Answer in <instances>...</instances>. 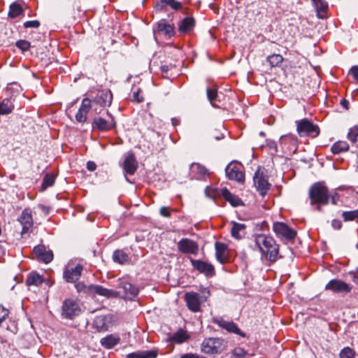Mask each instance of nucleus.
I'll list each match as a JSON object with an SVG mask.
<instances>
[{
  "label": "nucleus",
  "instance_id": "obj_1",
  "mask_svg": "<svg viewBox=\"0 0 358 358\" xmlns=\"http://www.w3.org/2000/svg\"><path fill=\"white\" fill-rule=\"evenodd\" d=\"M254 243L257 249L266 259L270 262L277 260L279 252L278 246L272 237L265 234H256L254 236Z\"/></svg>",
  "mask_w": 358,
  "mask_h": 358
},
{
  "label": "nucleus",
  "instance_id": "obj_2",
  "mask_svg": "<svg viewBox=\"0 0 358 358\" xmlns=\"http://www.w3.org/2000/svg\"><path fill=\"white\" fill-rule=\"evenodd\" d=\"M309 197L312 205L317 204V210H321V206L327 205L329 195L327 187L322 182L314 183L309 189Z\"/></svg>",
  "mask_w": 358,
  "mask_h": 358
},
{
  "label": "nucleus",
  "instance_id": "obj_3",
  "mask_svg": "<svg viewBox=\"0 0 358 358\" xmlns=\"http://www.w3.org/2000/svg\"><path fill=\"white\" fill-rule=\"evenodd\" d=\"M78 292L87 294H98L106 297H116L119 296V292L103 287L101 285H86L83 282H79L75 285Z\"/></svg>",
  "mask_w": 358,
  "mask_h": 358
},
{
  "label": "nucleus",
  "instance_id": "obj_4",
  "mask_svg": "<svg viewBox=\"0 0 358 358\" xmlns=\"http://www.w3.org/2000/svg\"><path fill=\"white\" fill-rule=\"evenodd\" d=\"M226 348L224 341L218 338H208L203 340L201 345V352L206 355H216Z\"/></svg>",
  "mask_w": 358,
  "mask_h": 358
},
{
  "label": "nucleus",
  "instance_id": "obj_5",
  "mask_svg": "<svg viewBox=\"0 0 358 358\" xmlns=\"http://www.w3.org/2000/svg\"><path fill=\"white\" fill-rule=\"evenodd\" d=\"M296 131L300 136H310L315 138L320 134L317 125L314 124L308 119L296 121Z\"/></svg>",
  "mask_w": 358,
  "mask_h": 358
},
{
  "label": "nucleus",
  "instance_id": "obj_6",
  "mask_svg": "<svg viewBox=\"0 0 358 358\" xmlns=\"http://www.w3.org/2000/svg\"><path fill=\"white\" fill-rule=\"evenodd\" d=\"M114 317L111 314L101 315L95 317L93 321V327L98 331H106L113 326Z\"/></svg>",
  "mask_w": 358,
  "mask_h": 358
},
{
  "label": "nucleus",
  "instance_id": "obj_7",
  "mask_svg": "<svg viewBox=\"0 0 358 358\" xmlns=\"http://www.w3.org/2000/svg\"><path fill=\"white\" fill-rule=\"evenodd\" d=\"M83 270V266L81 264H77L73 266L70 264H68L64 268L63 278L67 282H76L81 276Z\"/></svg>",
  "mask_w": 358,
  "mask_h": 358
},
{
  "label": "nucleus",
  "instance_id": "obj_8",
  "mask_svg": "<svg viewBox=\"0 0 358 358\" xmlns=\"http://www.w3.org/2000/svg\"><path fill=\"white\" fill-rule=\"evenodd\" d=\"M273 229L276 236L286 240H292L295 238L296 232L289 228L285 223L276 222L273 223Z\"/></svg>",
  "mask_w": 358,
  "mask_h": 358
},
{
  "label": "nucleus",
  "instance_id": "obj_9",
  "mask_svg": "<svg viewBox=\"0 0 358 358\" xmlns=\"http://www.w3.org/2000/svg\"><path fill=\"white\" fill-rule=\"evenodd\" d=\"M253 180L259 194L262 196L265 195L271 187L270 183L268 182L267 176L262 172H260L259 170H257L255 172Z\"/></svg>",
  "mask_w": 358,
  "mask_h": 358
},
{
  "label": "nucleus",
  "instance_id": "obj_10",
  "mask_svg": "<svg viewBox=\"0 0 358 358\" xmlns=\"http://www.w3.org/2000/svg\"><path fill=\"white\" fill-rule=\"evenodd\" d=\"M78 303L72 299H66L62 306V315L66 318L71 319L80 313Z\"/></svg>",
  "mask_w": 358,
  "mask_h": 358
},
{
  "label": "nucleus",
  "instance_id": "obj_11",
  "mask_svg": "<svg viewBox=\"0 0 358 358\" xmlns=\"http://www.w3.org/2000/svg\"><path fill=\"white\" fill-rule=\"evenodd\" d=\"M325 289L336 293L347 294L351 291V287L348 284L341 280L334 279L326 285Z\"/></svg>",
  "mask_w": 358,
  "mask_h": 358
},
{
  "label": "nucleus",
  "instance_id": "obj_12",
  "mask_svg": "<svg viewBox=\"0 0 358 358\" xmlns=\"http://www.w3.org/2000/svg\"><path fill=\"white\" fill-rule=\"evenodd\" d=\"M179 251L185 254L196 255L199 251L198 244L189 238H182L178 243Z\"/></svg>",
  "mask_w": 358,
  "mask_h": 358
},
{
  "label": "nucleus",
  "instance_id": "obj_13",
  "mask_svg": "<svg viewBox=\"0 0 358 358\" xmlns=\"http://www.w3.org/2000/svg\"><path fill=\"white\" fill-rule=\"evenodd\" d=\"M117 287L122 289L125 297L129 299H133L138 294L139 289L126 280H120Z\"/></svg>",
  "mask_w": 358,
  "mask_h": 358
},
{
  "label": "nucleus",
  "instance_id": "obj_14",
  "mask_svg": "<svg viewBox=\"0 0 358 358\" xmlns=\"http://www.w3.org/2000/svg\"><path fill=\"white\" fill-rule=\"evenodd\" d=\"M185 300L187 308L192 312L200 310L201 300L199 294L195 292H187L185 294Z\"/></svg>",
  "mask_w": 358,
  "mask_h": 358
},
{
  "label": "nucleus",
  "instance_id": "obj_15",
  "mask_svg": "<svg viewBox=\"0 0 358 358\" xmlns=\"http://www.w3.org/2000/svg\"><path fill=\"white\" fill-rule=\"evenodd\" d=\"M92 108V101L88 98H85L83 100L81 106L76 115V121L80 123L86 122L87 115Z\"/></svg>",
  "mask_w": 358,
  "mask_h": 358
},
{
  "label": "nucleus",
  "instance_id": "obj_16",
  "mask_svg": "<svg viewBox=\"0 0 358 358\" xmlns=\"http://www.w3.org/2000/svg\"><path fill=\"white\" fill-rule=\"evenodd\" d=\"M33 252L35 256L44 263H50L53 259V253L51 250H47L43 245L34 247Z\"/></svg>",
  "mask_w": 358,
  "mask_h": 358
},
{
  "label": "nucleus",
  "instance_id": "obj_17",
  "mask_svg": "<svg viewBox=\"0 0 358 358\" xmlns=\"http://www.w3.org/2000/svg\"><path fill=\"white\" fill-rule=\"evenodd\" d=\"M226 175L229 180H234L238 182L244 180V174L238 166L233 164H229L225 169Z\"/></svg>",
  "mask_w": 358,
  "mask_h": 358
},
{
  "label": "nucleus",
  "instance_id": "obj_18",
  "mask_svg": "<svg viewBox=\"0 0 358 358\" xmlns=\"http://www.w3.org/2000/svg\"><path fill=\"white\" fill-rule=\"evenodd\" d=\"M191 263L194 268L206 275L211 276L214 274V266L209 263L192 259H191Z\"/></svg>",
  "mask_w": 358,
  "mask_h": 358
},
{
  "label": "nucleus",
  "instance_id": "obj_19",
  "mask_svg": "<svg viewBox=\"0 0 358 358\" xmlns=\"http://www.w3.org/2000/svg\"><path fill=\"white\" fill-rule=\"evenodd\" d=\"M19 222L22 226V234L27 233L33 225V219L31 212L25 209L18 218Z\"/></svg>",
  "mask_w": 358,
  "mask_h": 358
},
{
  "label": "nucleus",
  "instance_id": "obj_20",
  "mask_svg": "<svg viewBox=\"0 0 358 358\" xmlns=\"http://www.w3.org/2000/svg\"><path fill=\"white\" fill-rule=\"evenodd\" d=\"M115 126V122L112 117L110 120H106L101 117L94 119L93 127L101 131H107L111 129Z\"/></svg>",
  "mask_w": 358,
  "mask_h": 358
},
{
  "label": "nucleus",
  "instance_id": "obj_21",
  "mask_svg": "<svg viewBox=\"0 0 358 358\" xmlns=\"http://www.w3.org/2000/svg\"><path fill=\"white\" fill-rule=\"evenodd\" d=\"M138 163L133 153H129L125 158L123 165L124 172L127 174L133 175L136 172Z\"/></svg>",
  "mask_w": 358,
  "mask_h": 358
},
{
  "label": "nucleus",
  "instance_id": "obj_22",
  "mask_svg": "<svg viewBox=\"0 0 358 358\" xmlns=\"http://www.w3.org/2000/svg\"><path fill=\"white\" fill-rule=\"evenodd\" d=\"M113 99V95L110 91H105L100 92L95 99L92 101V106L94 104H99L101 106L110 105Z\"/></svg>",
  "mask_w": 358,
  "mask_h": 358
},
{
  "label": "nucleus",
  "instance_id": "obj_23",
  "mask_svg": "<svg viewBox=\"0 0 358 358\" xmlns=\"http://www.w3.org/2000/svg\"><path fill=\"white\" fill-rule=\"evenodd\" d=\"M231 224V236L237 240L242 239L246 234V225L245 224L238 223L236 222H232Z\"/></svg>",
  "mask_w": 358,
  "mask_h": 358
},
{
  "label": "nucleus",
  "instance_id": "obj_24",
  "mask_svg": "<svg viewBox=\"0 0 358 358\" xmlns=\"http://www.w3.org/2000/svg\"><path fill=\"white\" fill-rule=\"evenodd\" d=\"M298 140L296 137L293 135L283 136L280 139V144L282 148H285L287 143L290 144V147H287V152H295L296 150Z\"/></svg>",
  "mask_w": 358,
  "mask_h": 358
},
{
  "label": "nucleus",
  "instance_id": "obj_25",
  "mask_svg": "<svg viewBox=\"0 0 358 358\" xmlns=\"http://www.w3.org/2000/svg\"><path fill=\"white\" fill-rule=\"evenodd\" d=\"M215 256L218 262L223 264L227 259V245L220 242H216L215 244Z\"/></svg>",
  "mask_w": 358,
  "mask_h": 358
},
{
  "label": "nucleus",
  "instance_id": "obj_26",
  "mask_svg": "<svg viewBox=\"0 0 358 358\" xmlns=\"http://www.w3.org/2000/svg\"><path fill=\"white\" fill-rule=\"evenodd\" d=\"M216 322L220 327L227 330L229 332L236 334L243 337L245 336V334L241 332V329L233 322H229L221 319L217 320Z\"/></svg>",
  "mask_w": 358,
  "mask_h": 358
},
{
  "label": "nucleus",
  "instance_id": "obj_27",
  "mask_svg": "<svg viewBox=\"0 0 358 358\" xmlns=\"http://www.w3.org/2000/svg\"><path fill=\"white\" fill-rule=\"evenodd\" d=\"M312 3L317 12V17L319 18H324L328 9L327 3L324 0H312Z\"/></svg>",
  "mask_w": 358,
  "mask_h": 358
},
{
  "label": "nucleus",
  "instance_id": "obj_28",
  "mask_svg": "<svg viewBox=\"0 0 358 358\" xmlns=\"http://www.w3.org/2000/svg\"><path fill=\"white\" fill-rule=\"evenodd\" d=\"M157 32L170 37L173 35L174 28L173 25L167 24L165 20H162L157 24Z\"/></svg>",
  "mask_w": 358,
  "mask_h": 358
},
{
  "label": "nucleus",
  "instance_id": "obj_29",
  "mask_svg": "<svg viewBox=\"0 0 358 358\" xmlns=\"http://www.w3.org/2000/svg\"><path fill=\"white\" fill-rule=\"evenodd\" d=\"M157 351L155 350H142L131 352L126 356V358H156Z\"/></svg>",
  "mask_w": 358,
  "mask_h": 358
},
{
  "label": "nucleus",
  "instance_id": "obj_30",
  "mask_svg": "<svg viewBox=\"0 0 358 358\" xmlns=\"http://www.w3.org/2000/svg\"><path fill=\"white\" fill-rule=\"evenodd\" d=\"M194 19L191 17H187L180 22L178 30L182 33L187 34L194 28Z\"/></svg>",
  "mask_w": 358,
  "mask_h": 358
},
{
  "label": "nucleus",
  "instance_id": "obj_31",
  "mask_svg": "<svg viewBox=\"0 0 358 358\" xmlns=\"http://www.w3.org/2000/svg\"><path fill=\"white\" fill-rule=\"evenodd\" d=\"M191 171L192 173L195 174L194 176L199 180L203 179L208 175L206 168L199 164H192L191 166Z\"/></svg>",
  "mask_w": 358,
  "mask_h": 358
},
{
  "label": "nucleus",
  "instance_id": "obj_32",
  "mask_svg": "<svg viewBox=\"0 0 358 358\" xmlns=\"http://www.w3.org/2000/svg\"><path fill=\"white\" fill-rule=\"evenodd\" d=\"M221 195L233 206H238L242 204L241 200L238 196L232 194L227 188L221 189Z\"/></svg>",
  "mask_w": 358,
  "mask_h": 358
},
{
  "label": "nucleus",
  "instance_id": "obj_33",
  "mask_svg": "<svg viewBox=\"0 0 358 358\" xmlns=\"http://www.w3.org/2000/svg\"><path fill=\"white\" fill-rule=\"evenodd\" d=\"M120 341V338L117 335L110 334L101 340V344L107 349L113 348Z\"/></svg>",
  "mask_w": 358,
  "mask_h": 358
},
{
  "label": "nucleus",
  "instance_id": "obj_34",
  "mask_svg": "<svg viewBox=\"0 0 358 358\" xmlns=\"http://www.w3.org/2000/svg\"><path fill=\"white\" fill-rule=\"evenodd\" d=\"M14 109V104L10 98L4 99L0 103V115H8L12 113Z\"/></svg>",
  "mask_w": 358,
  "mask_h": 358
},
{
  "label": "nucleus",
  "instance_id": "obj_35",
  "mask_svg": "<svg viewBox=\"0 0 358 358\" xmlns=\"http://www.w3.org/2000/svg\"><path fill=\"white\" fill-rule=\"evenodd\" d=\"M189 338V336L187 332L180 329L178 331L174 333L171 337H170L169 340L172 343L180 344L187 341Z\"/></svg>",
  "mask_w": 358,
  "mask_h": 358
},
{
  "label": "nucleus",
  "instance_id": "obj_36",
  "mask_svg": "<svg viewBox=\"0 0 358 358\" xmlns=\"http://www.w3.org/2000/svg\"><path fill=\"white\" fill-rule=\"evenodd\" d=\"M43 282V277L36 272L30 273L26 280V284L28 286H38Z\"/></svg>",
  "mask_w": 358,
  "mask_h": 358
},
{
  "label": "nucleus",
  "instance_id": "obj_37",
  "mask_svg": "<svg viewBox=\"0 0 358 358\" xmlns=\"http://www.w3.org/2000/svg\"><path fill=\"white\" fill-rule=\"evenodd\" d=\"M331 150L334 155H337L342 152L348 151L349 150V145L346 141H339L331 146Z\"/></svg>",
  "mask_w": 358,
  "mask_h": 358
},
{
  "label": "nucleus",
  "instance_id": "obj_38",
  "mask_svg": "<svg viewBox=\"0 0 358 358\" xmlns=\"http://www.w3.org/2000/svg\"><path fill=\"white\" fill-rule=\"evenodd\" d=\"M113 259L114 262L121 264L127 263L129 261L128 255L121 250H117L113 252Z\"/></svg>",
  "mask_w": 358,
  "mask_h": 358
},
{
  "label": "nucleus",
  "instance_id": "obj_39",
  "mask_svg": "<svg viewBox=\"0 0 358 358\" xmlns=\"http://www.w3.org/2000/svg\"><path fill=\"white\" fill-rule=\"evenodd\" d=\"M284 59L280 54H273L269 55L266 58V62L269 64L271 67L278 66L282 64Z\"/></svg>",
  "mask_w": 358,
  "mask_h": 358
},
{
  "label": "nucleus",
  "instance_id": "obj_40",
  "mask_svg": "<svg viewBox=\"0 0 358 358\" xmlns=\"http://www.w3.org/2000/svg\"><path fill=\"white\" fill-rule=\"evenodd\" d=\"M22 12L23 10L21 6L17 3H13L10 6L8 15L12 18H15L21 15Z\"/></svg>",
  "mask_w": 358,
  "mask_h": 358
},
{
  "label": "nucleus",
  "instance_id": "obj_41",
  "mask_svg": "<svg viewBox=\"0 0 358 358\" xmlns=\"http://www.w3.org/2000/svg\"><path fill=\"white\" fill-rule=\"evenodd\" d=\"M342 217L345 222L352 221L358 218V209L350 211H344Z\"/></svg>",
  "mask_w": 358,
  "mask_h": 358
},
{
  "label": "nucleus",
  "instance_id": "obj_42",
  "mask_svg": "<svg viewBox=\"0 0 358 358\" xmlns=\"http://www.w3.org/2000/svg\"><path fill=\"white\" fill-rule=\"evenodd\" d=\"M171 6L174 10H179L182 7L181 3L176 0H161V6Z\"/></svg>",
  "mask_w": 358,
  "mask_h": 358
},
{
  "label": "nucleus",
  "instance_id": "obj_43",
  "mask_svg": "<svg viewBox=\"0 0 358 358\" xmlns=\"http://www.w3.org/2000/svg\"><path fill=\"white\" fill-rule=\"evenodd\" d=\"M55 178L53 175L46 174L43 180L42 188L45 189L49 187L52 186L55 183Z\"/></svg>",
  "mask_w": 358,
  "mask_h": 358
},
{
  "label": "nucleus",
  "instance_id": "obj_44",
  "mask_svg": "<svg viewBox=\"0 0 358 358\" xmlns=\"http://www.w3.org/2000/svg\"><path fill=\"white\" fill-rule=\"evenodd\" d=\"M348 138L355 143L358 141V126H354L350 129L348 134Z\"/></svg>",
  "mask_w": 358,
  "mask_h": 358
},
{
  "label": "nucleus",
  "instance_id": "obj_45",
  "mask_svg": "<svg viewBox=\"0 0 358 358\" xmlns=\"http://www.w3.org/2000/svg\"><path fill=\"white\" fill-rule=\"evenodd\" d=\"M355 352L350 348H343L340 354V358H355Z\"/></svg>",
  "mask_w": 358,
  "mask_h": 358
},
{
  "label": "nucleus",
  "instance_id": "obj_46",
  "mask_svg": "<svg viewBox=\"0 0 358 358\" xmlns=\"http://www.w3.org/2000/svg\"><path fill=\"white\" fill-rule=\"evenodd\" d=\"M206 194L210 198H215L217 196L221 195V189L207 187L205 189Z\"/></svg>",
  "mask_w": 358,
  "mask_h": 358
},
{
  "label": "nucleus",
  "instance_id": "obj_47",
  "mask_svg": "<svg viewBox=\"0 0 358 358\" xmlns=\"http://www.w3.org/2000/svg\"><path fill=\"white\" fill-rule=\"evenodd\" d=\"M16 47L22 51H27L30 48V43L25 40H20L16 42Z\"/></svg>",
  "mask_w": 358,
  "mask_h": 358
},
{
  "label": "nucleus",
  "instance_id": "obj_48",
  "mask_svg": "<svg viewBox=\"0 0 358 358\" xmlns=\"http://www.w3.org/2000/svg\"><path fill=\"white\" fill-rule=\"evenodd\" d=\"M217 96V94L215 90L211 88L207 89V96L213 106H214L213 101L216 99Z\"/></svg>",
  "mask_w": 358,
  "mask_h": 358
},
{
  "label": "nucleus",
  "instance_id": "obj_49",
  "mask_svg": "<svg viewBox=\"0 0 358 358\" xmlns=\"http://www.w3.org/2000/svg\"><path fill=\"white\" fill-rule=\"evenodd\" d=\"M246 351L241 348H236L233 350V357H243L244 358Z\"/></svg>",
  "mask_w": 358,
  "mask_h": 358
},
{
  "label": "nucleus",
  "instance_id": "obj_50",
  "mask_svg": "<svg viewBox=\"0 0 358 358\" xmlns=\"http://www.w3.org/2000/svg\"><path fill=\"white\" fill-rule=\"evenodd\" d=\"M8 315V310L0 306V326Z\"/></svg>",
  "mask_w": 358,
  "mask_h": 358
},
{
  "label": "nucleus",
  "instance_id": "obj_51",
  "mask_svg": "<svg viewBox=\"0 0 358 358\" xmlns=\"http://www.w3.org/2000/svg\"><path fill=\"white\" fill-rule=\"evenodd\" d=\"M39 26L40 22L38 20L27 21L24 23L26 28H38Z\"/></svg>",
  "mask_w": 358,
  "mask_h": 358
},
{
  "label": "nucleus",
  "instance_id": "obj_52",
  "mask_svg": "<svg viewBox=\"0 0 358 358\" xmlns=\"http://www.w3.org/2000/svg\"><path fill=\"white\" fill-rule=\"evenodd\" d=\"M141 90H138L136 92H134L132 94V100L137 102H141L143 100V97L139 95Z\"/></svg>",
  "mask_w": 358,
  "mask_h": 358
},
{
  "label": "nucleus",
  "instance_id": "obj_53",
  "mask_svg": "<svg viewBox=\"0 0 358 358\" xmlns=\"http://www.w3.org/2000/svg\"><path fill=\"white\" fill-rule=\"evenodd\" d=\"M350 71L354 77V78L358 81V66H355L351 68Z\"/></svg>",
  "mask_w": 358,
  "mask_h": 358
},
{
  "label": "nucleus",
  "instance_id": "obj_54",
  "mask_svg": "<svg viewBox=\"0 0 358 358\" xmlns=\"http://www.w3.org/2000/svg\"><path fill=\"white\" fill-rule=\"evenodd\" d=\"M87 169L90 171H94L96 169V164L92 161L87 163Z\"/></svg>",
  "mask_w": 358,
  "mask_h": 358
},
{
  "label": "nucleus",
  "instance_id": "obj_55",
  "mask_svg": "<svg viewBox=\"0 0 358 358\" xmlns=\"http://www.w3.org/2000/svg\"><path fill=\"white\" fill-rule=\"evenodd\" d=\"M329 199H331V201L334 205L337 204L339 200V195L337 193L334 194L331 196H329Z\"/></svg>",
  "mask_w": 358,
  "mask_h": 358
},
{
  "label": "nucleus",
  "instance_id": "obj_56",
  "mask_svg": "<svg viewBox=\"0 0 358 358\" xmlns=\"http://www.w3.org/2000/svg\"><path fill=\"white\" fill-rule=\"evenodd\" d=\"M160 214L164 217H169L170 213L169 211V208L166 207H162L160 208Z\"/></svg>",
  "mask_w": 358,
  "mask_h": 358
},
{
  "label": "nucleus",
  "instance_id": "obj_57",
  "mask_svg": "<svg viewBox=\"0 0 358 358\" xmlns=\"http://www.w3.org/2000/svg\"><path fill=\"white\" fill-rule=\"evenodd\" d=\"M341 222L339 220H334L332 221V226L334 229H339L341 227Z\"/></svg>",
  "mask_w": 358,
  "mask_h": 358
},
{
  "label": "nucleus",
  "instance_id": "obj_58",
  "mask_svg": "<svg viewBox=\"0 0 358 358\" xmlns=\"http://www.w3.org/2000/svg\"><path fill=\"white\" fill-rule=\"evenodd\" d=\"M341 105L345 109L348 110L349 108V102L345 99L341 100Z\"/></svg>",
  "mask_w": 358,
  "mask_h": 358
},
{
  "label": "nucleus",
  "instance_id": "obj_59",
  "mask_svg": "<svg viewBox=\"0 0 358 358\" xmlns=\"http://www.w3.org/2000/svg\"><path fill=\"white\" fill-rule=\"evenodd\" d=\"M162 72L166 73L169 70V66L167 65H163L160 67Z\"/></svg>",
  "mask_w": 358,
  "mask_h": 358
},
{
  "label": "nucleus",
  "instance_id": "obj_60",
  "mask_svg": "<svg viewBox=\"0 0 358 358\" xmlns=\"http://www.w3.org/2000/svg\"><path fill=\"white\" fill-rule=\"evenodd\" d=\"M259 135H260V136H264V133L263 131H261V132L259 133Z\"/></svg>",
  "mask_w": 358,
  "mask_h": 358
},
{
  "label": "nucleus",
  "instance_id": "obj_61",
  "mask_svg": "<svg viewBox=\"0 0 358 358\" xmlns=\"http://www.w3.org/2000/svg\"><path fill=\"white\" fill-rule=\"evenodd\" d=\"M172 121H173V125H176V124H177V122H175V121H174V120H172Z\"/></svg>",
  "mask_w": 358,
  "mask_h": 358
},
{
  "label": "nucleus",
  "instance_id": "obj_62",
  "mask_svg": "<svg viewBox=\"0 0 358 358\" xmlns=\"http://www.w3.org/2000/svg\"><path fill=\"white\" fill-rule=\"evenodd\" d=\"M7 90H11V87H7Z\"/></svg>",
  "mask_w": 358,
  "mask_h": 358
},
{
  "label": "nucleus",
  "instance_id": "obj_63",
  "mask_svg": "<svg viewBox=\"0 0 358 358\" xmlns=\"http://www.w3.org/2000/svg\"><path fill=\"white\" fill-rule=\"evenodd\" d=\"M357 272H358V268H357Z\"/></svg>",
  "mask_w": 358,
  "mask_h": 358
}]
</instances>
